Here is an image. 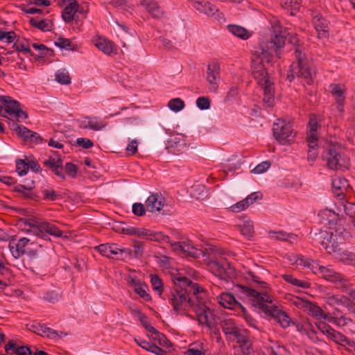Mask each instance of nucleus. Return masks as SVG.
<instances>
[{
	"label": "nucleus",
	"mask_w": 355,
	"mask_h": 355,
	"mask_svg": "<svg viewBox=\"0 0 355 355\" xmlns=\"http://www.w3.org/2000/svg\"><path fill=\"white\" fill-rule=\"evenodd\" d=\"M174 284L170 303L176 313L191 309L196 313L198 324L211 328V310L207 304V293L198 284L186 277L173 279Z\"/></svg>",
	"instance_id": "obj_1"
},
{
	"label": "nucleus",
	"mask_w": 355,
	"mask_h": 355,
	"mask_svg": "<svg viewBox=\"0 0 355 355\" xmlns=\"http://www.w3.org/2000/svg\"><path fill=\"white\" fill-rule=\"evenodd\" d=\"M286 37L279 30L274 31L270 40L263 42L254 48L252 55V71L254 78L260 86L272 83L264 66V62L270 63L273 53L280 58L282 49L285 45Z\"/></svg>",
	"instance_id": "obj_2"
},
{
	"label": "nucleus",
	"mask_w": 355,
	"mask_h": 355,
	"mask_svg": "<svg viewBox=\"0 0 355 355\" xmlns=\"http://www.w3.org/2000/svg\"><path fill=\"white\" fill-rule=\"evenodd\" d=\"M236 291L240 294H243L250 297L253 301V305L261 312L266 315L275 319L283 328H286L290 325L291 318L282 310H279L276 306H269L266 303L272 304L273 297L266 293L257 292L256 290L248 286L237 284L235 286Z\"/></svg>",
	"instance_id": "obj_3"
},
{
	"label": "nucleus",
	"mask_w": 355,
	"mask_h": 355,
	"mask_svg": "<svg viewBox=\"0 0 355 355\" xmlns=\"http://www.w3.org/2000/svg\"><path fill=\"white\" fill-rule=\"evenodd\" d=\"M289 42L293 45V50L296 60L290 66L286 80L292 82L295 77L303 78L308 85H311L315 76V70L311 67V62L305 53V48L297 35H291Z\"/></svg>",
	"instance_id": "obj_4"
},
{
	"label": "nucleus",
	"mask_w": 355,
	"mask_h": 355,
	"mask_svg": "<svg viewBox=\"0 0 355 355\" xmlns=\"http://www.w3.org/2000/svg\"><path fill=\"white\" fill-rule=\"evenodd\" d=\"M322 159L331 170H345L349 166V159L338 145H329L322 153Z\"/></svg>",
	"instance_id": "obj_5"
},
{
	"label": "nucleus",
	"mask_w": 355,
	"mask_h": 355,
	"mask_svg": "<svg viewBox=\"0 0 355 355\" xmlns=\"http://www.w3.org/2000/svg\"><path fill=\"white\" fill-rule=\"evenodd\" d=\"M318 272L327 281L333 283L335 287L341 291L349 288V279L340 272H336L330 266H318Z\"/></svg>",
	"instance_id": "obj_6"
},
{
	"label": "nucleus",
	"mask_w": 355,
	"mask_h": 355,
	"mask_svg": "<svg viewBox=\"0 0 355 355\" xmlns=\"http://www.w3.org/2000/svg\"><path fill=\"white\" fill-rule=\"evenodd\" d=\"M272 132L276 140L281 144H286L290 141L293 128L290 123L279 119L273 124Z\"/></svg>",
	"instance_id": "obj_7"
},
{
	"label": "nucleus",
	"mask_w": 355,
	"mask_h": 355,
	"mask_svg": "<svg viewBox=\"0 0 355 355\" xmlns=\"http://www.w3.org/2000/svg\"><path fill=\"white\" fill-rule=\"evenodd\" d=\"M209 266L212 272L221 279L227 281V278L234 276V268L225 259L211 261Z\"/></svg>",
	"instance_id": "obj_8"
},
{
	"label": "nucleus",
	"mask_w": 355,
	"mask_h": 355,
	"mask_svg": "<svg viewBox=\"0 0 355 355\" xmlns=\"http://www.w3.org/2000/svg\"><path fill=\"white\" fill-rule=\"evenodd\" d=\"M187 148L185 136L182 134H173L166 141V149L169 153L180 155Z\"/></svg>",
	"instance_id": "obj_9"
},
{
	"label": "nucleus",
	"mask_w": 355,
	"mask_h": 355,
	"mask_svg": "<svg viewBox=\"0 0 355 355\" xmlns=\"http://www.w3.org/2000/svg\"><path fill=\"white\" fill-rule=\"evenodd\" d=\"M330 93L334 96L336 107L339 112H344V105L346 98V89L344 85L333 83L329 85Z\"/></svg>",
	"instance_id": "obj_10"
},
{
	"label": "nucleus",
	"mask_w": 355,
	"mask_h": 355,
	"mask_svg": "<svg viewBox=\"0 0 355 355\" xmlns=\"http://www.w3.org/2000/svg\"><path fill=\"white\" fill-rule=\"evenodd\" d=\"M28 225L33 227H36L39 232L37 235L40 236V234H41L40 236L44 239L47 237V236L44 234V232L58 238L62 236L63 234V232L61 231L58 227H57L55 225L48 222H41L37 225L28 223Z\"/></svg>",
	"instance_id": "obj_11"
},
{
	"label": "nucleus",
	"mask_w": 355,
	"mask_h": 355,
	"mask_svg": "<svg viewBox=\"0 0 355 355\" xmlns=\"http://www.w3.org/2000/svg\"><path fill=\"white\" fill-rule=\"evenodd\" d=\"M14 130L26 142L35 144L42 143L43 139L38 133L28 129L24 125H16Z\"/></svg>",
	"instance_id": "obj_12"
},
{
	"label": "nucleus",
	"mask_w": 355,
	"mask_h": 355,
	"mask_svg": "<svg viewBox=\"0 0 355 355\" xmlns=\"http://www.w3.org/2000/svg\"><path fill=\"white\" fill-rule=\"evenodd\" d=\"M302 307L306 310L308 314L316 319L330 321L329 314L326 313L322 308L315 303L305 300L302 302Z\"/></svg>",
	"instance_id": "obj_13"
},
{
	"label": "nucleus",
	"mask_w": 355,
	"mask_h": 355,
	"mask_svg": "<svg viewBox=\"0 0 355 355\" xmlns=\"http://www.w3.org/2000/svg\"><path fill=\"white\" fill-rule=\"evenodd\" d=\"M236 338L237 343L241 348L243 355H250L252 351V343L250 341L249 334L247 330L241 329L238 333L233 337Z\"/></svg>",
	"instance_id": "obj_14"
},
{
	"label": "nucleus",
	"mask_w": 355,
	"mask_h": 355,
	"mask_svg": "<svg viewBox=\"0 0 355 355\" xmlns=\"http://www.w3.org/2000/svg\"><path fill=\"white\" fill-rule=\"evenodd\" d=\"M43 164L49 168L51 171L58 177L62 180L65 179L64 172L63 161L60 157L55 158L49 157L47 159L44 160Z\"/></svg>",
	"instance_id": "obj_15"
},
{
	"label": "nucleus",
	"mask_w": 355,
	"mask_h": 355,
	"mask_svg": "<svg viewBox=\"0 0 355 355\" xmlns=\"http://www.w3.org/2000/svg\"><path fill=\"white\" fill-rule=\"evenodd\" d=\"M220 68L217 64H209L207 71V80L210 85L209 88L211 92H216L218 87Z\"/></svg>",
	"instance_id": "obj_16"
},
{
	"label": "nucleus",
	"mask_w": 355,
	"mask_h": 355,
	"mask_svg": "<svg viewBox=\"0 0 355 355\" xmlns=\"http://www.w3.org/2000/svg\"><path fill=\"white\" fill-rule=\"evenodd\" d=\"M313 23L320 38L329 37L328 21L321 14L316 13L313 16Z\"/></svg>",
	"instance_id": "obj_17"
},
{
	"label": "nucleus",
	"mask_w": 355,
	"mask_h": 355,
	"mask_svg": "<svg viewBox=\"0 0 355 355\" xmlns=\"http://www.w3.org/2000/svg\"><path fill=\"white\" fill-rule=\"evenodd\" d=\"M141 4L146 8L147 12L152 16V17L161 19L164 15L165 12L159 6L158 3L155 0H140Z\"/></svg>",
	"instance_id": "obj_18"
},
{
	"label": "nucleus",
	"mask_w": 355,
	"mask_h": 355,
	"mask_svg": "<svg viewBox=\"0 0 355 355\" xmlns=\"http://www.w3.org/2000/svg\"><path fill=\"white\" fill-rule=\"evenodd\" d=\"M30 240L26 237L20 239L17 243L10 242L9 249L15 259L21 257L26 253V248Z\"/></svg>",
	"instance_id": "obj_19"
},
{
	"label": "nucleus",
	"mask_w": 355,
	"mask_h": 355,
	"mask_svg": "<svg viewBox=\"0 0 355 355\" xmlns=\"http://www.w3.org/2000/svg\"><path fill=\"white\" fill-rule=\"evenodd\" d=\"M220 325L227 340H233V337H234L241 329L237 327L234 321L232 319H224L220 322Z\"/></svg>",
	"instance_id": "obj_20"
},
{
	"label": "nucleus",
	"mask_w": 355,
	"mask_h": 355,
	"mask_svg": "<svg viewBox=\"0 0 355 355\" xmlns=\"http://www.w3.org/2000/svg\"><path fill=\"white\" fill-rule=\"evenodd\" d=\"M165 198L158 193L150 195L146 201V205L150 211H160L164 205Z\"/></svg>",
	"instance_id": "obj_21"
},
{
	"label": "nucleus",
	"mask_w": 355,
	"mask_h": 355,
	"mask_svg": "<svg viewBox=\"0 0 355 355\" xmlns=\"http://www.w3.org/2000/svg\"><path fill=\"white\" fill-rule=\"evenodd\" d=\"M218 302L221 306L226 309H235L243 306L240 302H237L234 296L231 293H223L220 295Z\"/></svg>",
	"instance_id": "obj_22"
},
{
	"label": "nucleus",
	"mask_w": 355,
	"mask_h": 355,
	"mask_svg": "<svg viewBox=\"0 0 355 355\" xmlns=\"http://www.w3.org/2000/svg\"><path fill=\"white\" fill-rule=\"evenodd\" d=\"M95 46L100 51L108 55H111L112 54L116 55L117 53L116 45L105 38H98L96 42Z\"/></svg>",
	"instance_id": "obj_23"
},
{
	"label": "nucleus",
	"mask_w": 355,
	"mask_h": 355,
	"mask_svg": "<svg viewBox=\"0 0 355 355\" xmlns=\"http://www.w3.org/2000/svg\"><path fill=\"white\" fill-rule=\"evenodd\" d=\"M0 102L3 105V110L9 115H12L20 104L9 96H0Z\"/></svg>",
	"instance_id": "obj_24"
},
{
	"label": "nucleus",
	"mask_w": 355,
	"mask_h": 355,
	"mask_svg": "<svg viewBox=\"0 0 355 355\" xmlns=\"http://www.w3.org/2000/svg\"><path fill=\"white\" fill-rule=\"evenodd\" d=\"M329 340L343 347L347 346L355 348V342L353 340L348 338L346 336L335 329L332 335H331Z\"/></svg>",
	"instance_id": "obj_25"
},
{
	"label": "nucleus",
	"mask_w": 355,
	"mask_h": 355,
	"mask_svg": "<svg viewBox=\"0 0 355 355\" xmlns=\"http://www.w3.org/2000/svg\"><path fill=\"white\" fill-rule=\"evenodd\" d=\"M261 87L263 89V102L264 105L268 107H272L275 102L273 83H266V85Z\"/></svg>",
	"instance_id": "obj_26"
},
{
	"label": "nucleus",
	"mask_w": 355,
	"mask_h": 355,
	"mask_svg": "<svg viewBox=\"0 0 355 355\" xmlns=\"http://www.w3.org/2000/svg\"><path fill=\"white\" fill-rule=\"evenodd\" d=\"M79 11V4L78 2H73L68 4L62 11V17L64 22L70 23L74 19L76 12Z\"/></svg>",
	"instance_id": "obj_27"
},
{
	"label": "nucleus",
	"mask_w": 355,
	"mask_h": 355,
	"mask_svg": "<svg viewBox=\"0 0 355 355\" xmlns=\"http://www.w3.org/2000/svg\"><path fill=\"white\" fill-rule=\"evenodd\" d=\"M110 254L116 256L117 259H124L131 255V250L127 248H121L116 243H110Z\"/></svg>",
	"instance_id": "obj_28"
},
{
	"label": "nucleus",
	"mask_w": 355,
	"mask_h": 355,
	"mask_svg": "<svg viewBox=\"0 0 355 355\" xmlns=\"http://www.w3.org/2000/svg\"><path fill=\"white\" fill-rule=\"evenodd\" d=\"M130 284L133 287L135 292L141 297L144 298L146 301H150L151 300L150 295L146 291V288H147L146 284H141L139 280L135 279H131Z\"/></svg>",
	"instance_id": "obj_29"
},
{
	"label": "nucleus",
	"mask_w": 355,
	"mask_h": 355,
	"mask_svg": "<svg viewBox=\"0 0 355 355\" xmlns=\"http://www.w3.org/2000/svg\"><path fill=\"white\" fill-rule=\"evenodd\" d=\"M87 119V123L85 124L83 128L85 129H90L95 131L100 130L107 125V123L98 119V117H86Z\"/></svg>",
	"instance_id": "obj_30"
},
{
	"label": "nucleus",
	"mask_w": 355,
	"mask_h": 355,
	"mask_svg": "<svg viewBox=\"0 0 355 355\" xmlns=\"http://www.w3.org/2000/svg\"><path fill=\"white\" fill-rule=\"evenodd\" d=\"M334 235L332 232L327 231H320L318 234H315V241L319 243L325 250V246L329 245L331 243V239ZM336 236V235H335Z\"/></svg>",
	"instance_id": "obj_31"
},
{
	"label": "nucleus",
	"mask_w": 355,
	"mask_h": 355,
	"mask_svg": "<svg viewBox=\"0 0 355 355\" xmlns=\"http://www.w3.org/2000/svg\"><path fill=\"white\" fill-rule=\"evenodd\" d=\"M227 29L234 35L243 40H247L250 37V33L249 31L242 26L230 24L228 25Z\"/></svg>",
	"instance_id": "obj_32"
},
{
	"label": "nucleus",
	"mask_w": 355,
	"mask_h": 355,
	"mask_svg": "<svg viewBox=\"0 0 355 355\" xmlns=\"http://www.w3.org/2000/svg\"><path fill=\"white\" fill-rule=\"evenodd\" d=\"M193 6L196 10L207 15L214 14L217 10L214 6L207 1H195Z\"/></svg>",
	"instance_id": "obj_33"
},
{
	"label": "nucleus",
	"mask_w": 355,
	"mask_h": 355,
	"mask_svg": "<svg viewBox=\"0 0 355 355\" xmlns=\"http://www.w3.org/2000/svg\"><path fill=\"white\" fill-rule=\"evenodd\" d=\"M148 336L151 339L158 341L159 345L163 347L169 348L172 346L171 341L166 338V336L157 329H155V331Z\"/></svg>",
	"instance_id": "obj_34"
},
{
	"label": "nucleus",
	"mask_w": 355,
	"mask_h": 355,
	"mask_svg": "<svg viewBox=\"0 0 355 355\" xmlns=\"http://www.w3.org/2000/svg\"><path fill=\"white\" fill-rule=\"evenodd\" d=\"M29 23L31 25V26L38 28L40 31H51V23L49 19H42L40 21H37L35 18L31 17L29 19Z\"/></svg>",
	"instance_id": "obj_35"
},
{
	"label": "nucleus",
	"mask_w": 355,
	"mask_h": 355,
	"mask_svg": "<svg viewBox=\"0 0 355 355\" xmlns=\"http://www.w3.org/2000/svg\"><path fill=\"white\" fill-rule=\"evenodd\" d=\"M348 301L347 297L341 295H332L326 297V302L330 306L345 305Z\"/></svg>",
	"instance_id": "obj_36"
},
{
	"label": "nucleus",
	"mask_w": 355,
	"mask_h": 355,
	"mask_svg": "<svg viewBox=\"0 0 355 355\" xmlns=\"http://www.w3.org/2000/svg\"><path fill=\"white\" fill-rule=\"evenodd\" d=\"M240 231L248 239L253 237L254 234L253 222L250 220L243 221V223L240 225Z\"/></svg>",
	"instance_id": "obj_37"
},
{
	"label": "nucleus",
	"mask_w": 355,
	"mask_h": 355,
	"mask_svg": "<svg viewBox=\"0 0 355 355\" xmlns=\"http://www.w3.org/2000/svg\"><path fill=\"white\" fill-rule=\"evenodd\" d=\"M282 278L288 283L292 285L297 286L302 288H308L310 287V284L307 282L297 279L291 275L285 274L282 275Z\"/></svg>",
	"instance_id": "obj_38"
},
{
	"label": "nucleus",
	"mask_w": 355,
	"mask_h": 355,
	"mask_svg": "<svg viewBox=\"0 0 355 355\" xmlns=\"http://www.w3.org/2000/svg\"><path fill=\"white\" fill-rule=\"evenodd\" d=\"M71 77L66 69H60L55 73V80L62 85L71 83Z\"/></svg>",
	"instance_id": "obj_39"
},
{
	"label": "nucleus",
	"mask_w": 355,
	"mask_h": 355,
	"mask_svg": "<svg viewBox=\"0 0 355 355\" xmlns=\"http://www.w3.org/2000/svg\"><path fill=\"white\" fill-rule=\"evenodd\" d=\"M184 250H185L183 254L191 257L199 258L200 256L204 255V252L202 250L198 249L189 243H187V246L184 247Z\"/></svg>",
	"instance_id": "obj_40"
},
{
	"label": "nucleus",
	"mask_w": 355,
	"mask_h": 355,
	"mask_svg": "<svg viewBox=\"0 0 355 355\" xmlns=\"http://www.w3.org/2000/svg\"><path fill=\"white\" fill-rule=\"evenodd\" d=\"M150 283L153 289L159 295H161L163 293V282L159 277L157 275H151Z\"/></svg>",
	"instance_id": "obj_41"
},
{
	"label": "nucleus",
	"mask_w": 355,
	"mask_h": 355,
	"mask_svg": "<svg viewBox=\"0 0 355 355\" xmlns=\"http://www.w3.org/2000/svg\"><path fill=\"white\" fill-rule=\"evenodd\" d=\"M185 106L184 102L180 98H175L170 100L168 103V107L173 112H178L182 110Z\"/></svg>",
	"instance_id": "obj_42"
},
{
	"label": "nucleus",
	"mask_w": 355,
	"mask_h": 355,
	"mask_svg": "<svg viewBox=\"0 0 355 355\" xmlns=\"http://www.w3.org/2000/svg\"><path fill=\"white\" fill-rule=\"evenodd\" d=\"M14 191L19 193L25 199H31L35 201H37L39 200V196L32 192V190H27L26 189H19L18 188V185L15 186L13 189Z\"/></svg>",
	"instance_id": "obj_43"
},
{
	"label": "nucleus",
	"mask_w": 355,
	"mask_h": 355,
	"mask_svg": "<svg viewBox=\"0 0 355 355\" xmlns=\"http://www.w3.org/2000/svg\"><path fill=\"white\" fill-rule=\"evenodd\" d=\"M54 44L60 49L72 51L75 49L71 40L67 38L59 37L57 41L55 42Z\"/></svg>",
	"instance_id": "obj_44"
},
{
	"label": "nucleus",
	"mask_w": 355,
	"mask_h": 355,
	"mask_svg": "<svg viewBox=\"0 0 355 355\" xmlns=\"http://www.w3.org/2000/svg\"><path fill=\"white\" fill-rule=\"evenodd\" d=\"M16 171L20 175H26L28 171V165L23 159H18L16 161Z\"/></svg>",
	"instance_id": "obj_45"
},
{
	"label": "nucleus",
	"mask_w": 355,
	"mask_h": 355,
	"mask_svg": "<svg viewBox=\"0 0 355 355\" xmlns=\"http://www.w3.org/2000/svg\"><path fill=\"white\" fill-rule=\"evenodd\" d=\"M196 105L200 110H207L210 107L211 101L208 97L200 96L197 98Z\"/></svg>",
	"instance_id": "obj_46"
},
{
	"label": "nucleus",
	"mask_w": 355,
	"mask_h": 355,
	"mask_svg": "<svg viewBox=\"0 0 355 355\" xmlns=\"http://www.w3.org/2000/svg\"><path fill=\"white\" fill-rule=\"evenodd\" d=\"M44 200L55 201L62 198L60 194L57 193L53 189H45L43 191Z\"/></svg>",
	"instance_id": "obj_47"
},
{
	"label": "nucleus",
	"mask_w": 355,
	"mask_h": 355,
	"mask_svg": "<svg viewBox=\"0 0 355 355\" xmlns=\"http://www.w3.org/2000/svg\"><path fill=\"white\" fill-rule=\"evenodd\" d=\"M18 347H19V346L17 345L13 340H9L5 345L4 349L8 355H18Z\"/></svg>",
	"instance_id": "obj_48"
},
{
	"label": "nucleus",
	"mask_w": 355,
	"mask_h": 355,
	"mask_svg": "<svg viewBox=\"0 0 355 355\" xmlns=\"http://www.w3.org/2000/svg\"><path fill=\"white\" fill-rule=\"evenodd\" d=\"M332 187L336 191H340L343 187H345L347 184V181L345 178H341L340 177L334 178L332 180Z\"/></svg>",
	"instance_id": "obj_49"
},
{
	"label": "nucleus",
	"mask_w": 355,
	"mask_h": 355,
	"mask_svg": "<svg viewBox=\"0 0 355 355\" xmlns=\"http://www.w3.org/2000/svg\"><path fill=\"white\" fill-rule=\"evenodd\" d=\"M242 315L245 320L249 326L257 329V321L254 320L247 311L246 309L242 306L241 308Z\"/></svg>",
	"instance_id": "obj_50"
},
{
	"label": "nucleus",
	"mask_w": 355,
	"mask_h": 355,
	"mask_svg": "<svg viewBox=\"0 0 355 355\" xmlns=\"http://www.w3.org/2000/svg\"><path fill=\"white\" fill-rule=\"evenodd\" d=\"M43 298L46 302L55 303L59 300L60 295L56 291H50L44 294Z\"/></svg>",
	"instance_id": "obj_51"
},
{
	"label": "nucleus",
	"mask_w": 355,
	"mask_h": 355,
	"mask_svg": "<svg viewBox=\"0 0 355 355\" xmlns=\"http://www.w3.org/2000/svg\"><path fill=\"white\" fill-rule=\"evenodd\" d=\"M334 237L335 236L332 237L331 239L330 244L325 246V250L329 254L339 252L340 250V248H339V243L336 241Z\"/></svg>",
	"instance_id": "obj_52"
},
{
	"label": "nucleus",
	"mask_w": 355,
	"mask_h": 355,
	"mask_svg": "<svg viewBox=\"0 0 355 355\" xmlns=\"http://www.w3.org/2000/svg\"><path fill=\"white\" fill-rule=\"evenodd\" d=\"M320 119L315 114H311L309 117V126L310 128L309 132H317L319 125Z\"/></svg>",
	"instance_id": "obj_53"
},
{
	"label": "nucleus",
	"mask_w": 355,
	"mask_h": 355,
	"mask_svg": "<svg viewBox=\"0 0 355 355\" xmlns=\"http://www.w3.org/2000/svg\"><path fill=\"white\" fill-rule=\"evenodd\" d=\"M65 169L67 173L72 178H74L77 176L78 173V167L76 164L71 162L66 163L64 170Z\"/></svg>",
	"instance_id": "obj_54"
},
{
	"label": "nucleus",
	"mask_w": 355,
	"mask_h": 355,
	"mask_svg": "<svg viewBox=\"0 0 355 355\" xmlns=\"http://www.w3.org/2000/svg\"><path fill=\"white\" fill-rule=\"evenodd\" d=\"M270 166V162L265 161L259 164L256 167L252 170V173L255 174H261L266 172Z\"/></svg>",
	"instance_id": "obj_55"
},
{
	"label": "nucleus",
	"mask_w": 355,
	"mask_h": 355,
	"mask_svg": "<svg viewBox=\"0 0 355 355\" xmlns=\"http://www.w3.org/2000/svg\"><path fill=\"white\" fill-rule=\"evenodd\" d=\"M95 250H97L103 256L111 258L110 254V243H103L95 247Z\"/></svg>",
	"instance_id": "obj_56"
},
{
	"label": "nucleus",
	"mask_w": 355,
	"mask_h": 355,
	"mask_svg": "<svg viewBox=\"0 0 355 355\" xmlns=\"http://www.w3.org/2000/svg\"><path fill=\"white\" fill-rule=\"evenodd\" d=\"M143 327L147 330L150 334H153L155 331V328L150 325L148 318L146 315H141L140 318H139Z\"/></svg>",
	"instance_id": "obj_57"
},
{
	"label": "nucleus",
	"mask_w": 355,
	"mask_h": 355,
	"mask_svg": "<svg viewBox=\"0 0 355 355\" xmlns=\"http://www.w3.org/2000/svg\"><path fill=\"white\" fill-rule=\"evenodd\" d=\"M132 212L135 215L142 216L146 214V209L141 203H134L132 205Z\"/></svg>",
	"instance_id": "obj_58"
},
{
	"label": "nucleus",
	"mask_w": 355,
	"mask_h": 355,
	"mask_svg": "<svg viewBox=\"0 0 355 355\" xmlns=\"http://www.w3.org/2000/svg\"><path fill=\"white\" fill-rule=\"evenodd\" d=\"M317 141L318 137L316 135V132H309L306 138V141L308 143L309 148H311L317 147Z\"/></svg>",
	"instance_id": "obj_59"
},
{
	"label": "nucleus",
	"mask_w": 355,
	"mask_h": 355,
	"mask_svg": "<svg viewBox=\"0 0 355 355\" xmlns=\"http://www.w3.org/2000/svg\"><path fill=\"white\" fill-rule=\"evenodd\" d=\"M76 144L85 149H89L94 146V143L91 139L83 137L78 138Z\"/></svg>",
	"instance_id": "obj_60"
},
{
	"label": "nucleus",
	"mask_w": 355,
	"mask_h": 355,
	"mask_svg": "<svg viewBox=\"0 0 355 355\" xmlns=\"http://www.w3.org/2000/svg\"><path fill=\"white\" fill-rule=\"evenodd\" d=\"M275 234V238L277 240L280 241H288V239H294L295 237V234H287L284 232H272Z\"/></svg>",
	"instance_id": "obj_61"
},
{
	"label": "nucleus",
	"mask_w": 355,
	"mask_h": 355,
	"mask_svg": "<svg viewBox=\"0 0 355 355\" xmlns=\"http://www.w3.org/2000/svg\"><path fill=\"white\" fill-rule=\"evenodd\" d=\"M135 341L137 343V344L142 347L143 349H146V351L150 352L154 344L150 343L148 342L147 340H145L141 338H135Z\"/></svg>",
	"instance_id": "obj_62"
},
{
	"label": "nucleus",
	"mask_w": 355,
	"mask_h": 355,
	"mask_svg": "<svg viewBox=\"0 0 355 355\" xmlns=\"http://www.w3.org/2000/svg\"><path fill=\"white\" fill-rule=\"evenodd\" d=\"M262 195L259 192H254L248 196L244 200L245 202L248 204V206L253 204L256 200L261 199Z\"/></svg>",
	"instance_id": "obj_63"
},
{
	"label": "nucleus",
	"mask_w": 355,
	"mask_h": 355,
	"mask_svg": "<svg viewBox=\"0 0 355 355\" xmlns=\"http://www.w3.org/2000/svg\"><path fill=\"white\" fill-rule=\"evenodd\" d=\"M345 212L350 218H355V203H348L345 205Z\"/></svg>",
	"instance_id": "obj_64"
}]
</instances>
